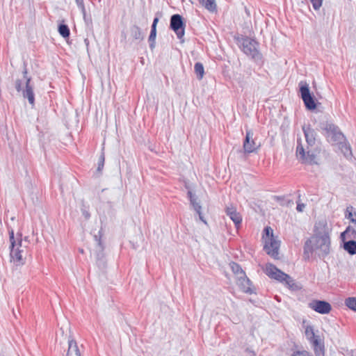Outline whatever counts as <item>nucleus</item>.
I'll return each instance as SVG.
<instances>
[{"label":"nucleus","mask_w":356,"mask_h":356,"mask_svg":"<svg viewBox=\"0 0 356 356\" xmlns=\"http://www.w3.org/2000/svg\"><path fill=\"white\" fill-rule=\"evenodd\" d=\"M354 209L352 206L346 208V217L349 219L352 222H356V218H353V215H356V213L353 211Z\"/></svg>","instance_id":"28"},{"label":"nucleus","mask_w":356,"mask_h":356,"mask_svg":"<svg viewBox=\"0 0 356 356\" xmlns=\"http://www.w3.org/2000/svg\"><path fill=\"white\" fill-rule=\"evenodd\" d=\"M236 40L241 50L247 56L255 60L261 59V54L258 50L259 43L256 40L243 35L237 37Z\"/></svg>","instance_id":"3"},{"label":"nucleus","mask_w":356,"mask_h":356,"mask_svg":"<svg viewBox=\"0 0 356 356\" xmlns=\"http://www.w3.org/2000/svg\"><path fill=\"white\" fill-rule=\"evenodd\" d=\"M58 32L63 38H68L70 35V29L65 24H60L58 26Z\"/></svg>","instance_id":"27"},{"label":"nucleus","mask_w":356,"mask_h":356,"mask_svg":"<svg viewBox=\"0 0 356 356\" xmlns=\"http://www.w3.org/2000/svg\"><path fill=\"white\" fill-rule=\"evenodd\" d=\"M305 204H303V203L298 204L296 209L298 211L302 212L303 211V209H305Z\"/></svg>","instance_id":"35"},{"label":"nucleus","mask_w":356,"mask_h":356,"mask_svg":"<svg viewBox=\"0 0 356 356\" xmlns=\"http://www.w3.org/2000/svg\"><path fill=\"white\" fill-rule=\"evenodd\" d=\"M194 69L197 79L200 80L202 79L204 74L203 65L201 63H196Z\"/></svg>","instance_id":"23"},{"label":"nucleus","mask_w":356,"mask_h":356,"mask_svg":"<svg viewBox=\"0 0 356 356\" xmlns=\"http://www.w3.org/2000/svg\"><path fill=\"white\" fill-rule=\"evenodd\" d=\"M306 142L307 144V148H305L300 143V139H298V145L296 147V156L304 163L316 164L317 154L316 152L312 149V147L316 142V132L310 127V126L302 127Z\"/></svg>","instance_id":"2"},{"label":"nucleus","mask_w":356,"mask_h":356,"mask_svg":"<svg viewBox=\"0 0 356 356\" xmlns=\"http://www.w3.org/2000/svg\"><path fill=\"white\" fill-rule=\"evenodd\" d=\"M230 267L233 273L237 275V277L245 275V272L238 264L232 262L230 263Z\"/></svg>","instance_id":"22"},{"label":"nucleus","mask_w":356,"mask_h":356,"mask_svg":"<svg viewBox=\"0 0 356 356\" xmlns=\"http://www.w3.org/2000/svg\"><path fill=\"white\" fill-rule=\"evenodd\" d=\"M104 160H105L104 154L102 153V154H101V156H99V159L98 167H97V170L99 172H100L102 170L103 168H104Z\"/></svg>","instance_id":"30"},{"label":"nucleus","mask_w":356,"mask_h":356,"mask_svg":"<svg viewBox=\"0 0 356 356\" xmlns=\"http://www.w3.org/2000/svg\"><path fill=\"white\" fill-rule=\"evenodd\" d=\"M330 229L326 221L321 220L315 225L314 234L307 239L304 245V254L316 252L319 257L324 258L330 252Z\"/></svg>","instance_id":"1"},{"label":"nucleus","mask_w":356,"mask_h":356,"mask_svg":"<svg viewBox=\"0 0 356 356\" xmlns=\"http://www.w3.org/2000/svg\"><path fill=\"white\" fill-rule=\"evenodd\" d=\"M156 36V29L152 27L151 32L149 36V47L153 49L155 47V39Z\"/></svg>","instance_id":"25"},{"label":"nucleus","mask_w":356,"mask_h":356,"mask_svg":"<svg viewBox=\"0 0 356 356\" xmlns=\"http://www.w3.org/2000/svg\"><path fill=\"white\" fill-rule=\"evenodd\" d=\"M202 3L207 10L210 11H214L216 10V4L215 0H202Z\"/></svg>","instance_id":"24"},{"label":"nucleus","mask_w":356,"mask_h":356,"mask_svg":"<svg viewBox=\"0 0 356 356\" xmlns=\"http://www.w3.org/2000/svg\"><path fill=\"white\" fill-rule=\"evenodd\" d=\"M321 127L322 129L326 131L327 136L331 137L333 141L340 143V147L345 156L351 154L350 146L342 143V140L344 139V136L339 130L337 126L327 122L325 123H322Z\"/></svg>","instance_id":"4"},{"label":"nucleus","mask_w":356,"mask_h":356,"mask_svg":"<svg viewBox=\"0 0 356 356\" xmlns=\"http://www.w3.org/2000/svg\"><path fill=\"white\" fill-rule=\"evenodd\" d=\"M170 27L172 29L177 38L181 39L184 35V24L183 17L179 14H175L170 17Z\"/></svg>","instance_id":"10"},{"label":"nucleus","mask_w":356,"mask_h":356,"mask_svg":"<svg viewBox=\"0 0 356 356\" xmlns=\"http://www.w3.org/2000/svg\"><path fill=\"white\" fill-rule=\"evenodd\" d=\"M265 271L266 274L272 279H275L280 282L284 281L286 284L290 286L291 284H293V280L289 275L284 273L273 264H267Z\"/></svg>","instance_id":"8"},{"label":"nucleus","mask_w":356,"mask_h":356,"mask_svg":"<svg viewBox=\"0 0 356 356\" xmlns=\"http://www.w3.org/2000/svg\"><path fill=\"white\" fill-rule=\"evenodd\" d=\"M10 234V258L11 261L17 264L22 265L24 263V259H23L22 252H24L23 249H20L22 248V239H19L17 241L15 239L14 232L11 230L9 232Z\"/></svg>","instance_id":"5"},{"label":"nucleus","mask_w":356,"mask_h":356,"mask_svg":"<svg viewBox=\"0 0 356 356\" xmlns=\"http://www.w3.org/2000/svg\"><path fill=\"white\" fill-rule=\"evenodd\" d=\"M309 307L321 314H329L332 309L331 305L328 302L318 300L310 302Z\"/></svg>","instance_id":"13"},{"label":"nucleus","mask_w":356,"mask_h":356,"mask_svg":"<svg viewBox=\"0 0 356 356\" xmlns=\"http://www.w3.org/2000/svg\"><path fill=\"white\" fill-rule=\"evenodd\" d=\"M130 34L133 40L138 42L144 39V35L140 28L136 25H134L130 28Z\"/></svg>","instance_id":"19"},{"label":"nucleus","mask_w":356,"mask_h":356,"mask_svg":"<svg viewBox=\"0 0 356 356\" xmlns=\"http://www.w3.org/2000/svg\"><path fill=\"white\" fill-rule=\"evenodd\" d=\"M64 330L69 332V336L67 337L68 348L66 356H81V352L78 343L71 334L70 323L67 321H65L60 327L63 334H64Z\"/></svg>","instance_id":"7"},{"label":"nucleus","mask_w":356,"mask_h":356,"mask_svg":"<svg viewBox=\"0 0 356 356\" xmlns=\"http://www.w3.org/2000/svg\"><path fill=\"white\" fill-rule=\"evenodd\" d=\"M341 238L343 241H345L346 238L354 240L356 238V230L348 226L346 229L341 234Z\"/></svg>","instance_id":"20"},{"label":"nucleus","mask_w":356,"mask_h":356,"mask_svg":"<svg viewBox=\"0 0 356 356\" xmlns=\"http://www.w3.org/2000/svg\"><path fill=\"white\" fill-rule=\"evenodd\" d=\"M80 252H81V253H83V250H80Z\"/></svg>","instance_id":"40"},{"label":"nucleus","mask_w":356,"mask_h":356,"mask_svg":"<svg viewBox=\"0 0 356 356\" xmlns=\"http://www.w3.org/2000/svg\"><path fill=\"white\" fill-rule=\"evenodd\" d=\"M305 334L307 337V339L311 341V339H313L314 338L316 337L317 335L315 334L314 332V329L312 326L308 325L306 327L305 329Z\"/></svg>","instance_id":"29"},{"label":"nucleus","mask_w":356,"mask_h":356,"mask_svg":"<svg viewBox=\"0 0 356 356\" xmlns=\"http://www.w3.org/2000/svg\"><path fill=\"white\" fill-rule=\"evenodd\" d=\"M23 74L24 78L26 80V89L22 90L23 97L24 98H27L29 104L33 106L35 102L33 88L31 85V78L26 76L27 70L26 68L23 71Z\"/></svg>","instance_id":"14"},{"label":"nucleus","mask_w":356,"mask_h":356,"mask_svg":"<svg viewBox=\"0 0 356 356\" xmlns=\"http://www.w3.org/2000/svg\"><path fill=\"white\" fill-rule=\"evenodd\" d=\"M293 356H312L307 351H296L293 354Z\"/></svg>","instance_id":"33"},{"label":"nucleus","mask_w":356,"mask_h":356,"mask_svg":"<svg viewBox=\"0 0 356 356\" xmlns=\"http://www.w3.org/2000/svg\"><path fill=\"white\" fill-rule=\"evenodd\" d=\"M310 1L312 3L313 8L315 10H318L322 6L323 0H310Z\"/></svg>","instance_id":"32"},{"label":"nucleus","mask_w":356,"mask_h":356,"mask_svg":"<svg viewBox=\"0 0 356 356\" xmlns=\"http://www.w3.org/2000/svg\"><path fill=\"white\" fill-rule=\"evenodd\" d=\"M83 214L86 218H88L90 217V213L86 211H83Z\"/></svg>","instance_id":"38"},{"label":"nucleus","mask_w":356,"mask_h":356,"mask_svg":"<svg viewBox=\"0 0 356 356\" xmlns=\"http://www.w3.org/2000/svg\"><path fill=\"white\" fill-rule=\"evenodd\" d=\"M225 213L227 216H228L229 218L234 222L236 227L238 229L242 222V216L237 211L236 208L232 204L227 206L225 208Z\"/></svg>","instance_id":"15"},{"label":"nucleus","mask_w":356,"mask_h":356,"mask_svg":"<svg viewBox=\"0 0 356 356\" xmlns=\"http://www.w3.org/2000/svg\"><path fill=\"white\" fill-rule=\"evenodd\" d=\"M15 86L16 90L18 92H20V91L22 90V81L21 80H19V79L16 80Z\"/></svg>","instance_id":"34"},{"label":"nucleus","mask_w":356,"mask_h":356,"mask_svg":"<svg viewBox=\"0 0 356 356\" xmlns=\"http://www.w3.org/2000/svg\"><path fill=\"white\" fill-rule=\"evenodd\" d=\"M310 343L312 344L316 356H324L325 346L323 340L318 335L316 337L311 339Z\"/></svg>","instance_id":"17"},{"label":"nucleus","mask_w":356,"mask_h":356,"mask_svg":"<svg viewBox=\"0 0 356 356\" xmlns=\"http://www.w3.org/2000/svg\"><path fill=\"white\" fill-rule=\"evenodd\" d=\"M246 352H248V353H250L252 354V355H255V354H254V351L250 350L249 348H247V349H246Z\"/></svg>","instance_id":"39"},{"label":"nucleus","mask_w":356,"mask_h":356,"mask_svg":"<svg viewBox=\"0 0 356 356\" xmlns=\"http://www.w3.org/2000/svg\"><path fill=\"white\" fill-rule=\"evenodd\" d=\"M264 234H266L265 239H268L269 237H271V236L273 235V230L270 227H266L264 228Z\"/></svg>","instance_id":"31"},{"label":"nucleus","mask_w":356,"mask_h":356,"mask_svg":"<svg viewBox=\"0 0 356 356\" xmlns=\"http://www.w3.org/2000/svg\"><path fill=\"white\" fill-rule=\"evenodd\" d=\"M76 3L79 7H81L83 10H84L83 6V0H76Z\"/></svg>","instance_id":"36"},{"label":"nucleus","mask_w":356,"mask_h":356,"mask_svg":"<svg viewBox=\"0 0 356 356\" xmlns=\"http://www.w3.org/2000/svg\"><path fill=\"white\" fill-rule=\"evenodd\" d=\"M345 305L350 309L356 312V298L350 297L346 299Z\"/></svg>","instance_id":"26"},{"label":"nucleus","mask_w":356,"mask_h":356,"mask_svg":"<svg viewBox=\"0 0 356 356\" xmlns=\"http://www.w3.org/2000/svg\"><path fill=\"white\" fill-rule=\"evenodd\" d=\"M188 197L190 200L191 205L192 206L193 209L197 212V213L199 216V218L201 221L207 224V221L204 219V216H202V213L201 212L202 207L200 205V203L198 200L197 197L193 193V192L191 190L188 191L187 193Z\"/></svg>","instance_id":"16"},{"label":"nucleus","mask_w":356,"mask_h":356,"mask_svg":"<svg viewBox=\"0 0 356 356\" xmlns=\"http://www.w3.org/2000/svg\"><path fill=\"white\" fill-rule=\"evenodd\" d=\"M343 248L350 254H356V241L350 240L344 242Z\"/></svg>","instance_id":"21"},{"label":"nucleus","mask_w":356,"mask_h":356,"mask_svg":"<svg viewBox=\"0 0 356 356\" xmlns=\"http://www.w3.org/2000/svg\"><path fill=\"white\" fill-rule=\"evenodd\" d=\"M158 22H159V18L158 17H155L154 19L152 27H154V29H156V25H157Z\"/></svg>","instance_id":"37"},{"label":"nucleus","mask_w":356,"mask_h":356,"mask_svg":"<svg viewBox=\"0 0 356 356\" xmlns=\"http://www.w3.org/2000/svg\"><path fill=\"white\" fill-rule=\"evenodd\" d=\"M280 241L274 236H271L268 239H265L264 250L268 254L274 258H277L279 254Z\"/></svg>","instance_id":"12"},{"label":"nucleus","mask_w":356,"mask_h":356,"mask_svg":"<svg viewBox=\"0 0 356 356\" xmlns=\"http://www.w3.org/2000/svg\"><path fill=\"white\" fill-rule=\"evenodd\" d=\"M300 92L305 107L308 110L315 109L316 108V105L310 93L309 86L306 82L301 81L300 83Z\"/></svg>","instance_id":"9"},{"label":"nucleus","mask_w":356,"mask_h":356,"mask_svg":"<svg viewBox=\"0 0 356 356\" xmlns=\"http://www.w3.org/2000/svg\"><path fill=\"white\" fill-rule=\"evenodd\" d=\"M260 146V143H257L253 139L252 131L247 130L243 145L244 152L248 154L255 152L259 149Z\"/></svg>","instance_id":"11"},{"label":"nucleus","mask_w":356,"mask_h":356,"mask_svg":"<svg viewBox=\"0 0 356 356\" xmlns=\"http://www.w3.org/2000/svg\"><path fill=\"white\" fill-rule=\"evenodd\" d=\"M236 284L245 293L251 294L254 291L253 289L251 287L252 283L246 277L245 274L243 276H239L237 277Z\"/></svg>","instance_id":"18"},{"label":"nucleus","mask_w":356,"mask_h":356,"mask_svg":"<svg viewBox=\"0 0 356 356\" xmlns=\"http://www.w3.org/2000/svg\"><path fill=\"white\" fill-rule=\"evenodd\" d=\"M102 233L101 230L99 231L98 235H95L94 238L95 241V246L93 248L92 253L94 254L96 258L97 265L99 268H104L106 265V262L105 260V256L104 253V246L102 242Z\"/></svg>","instance_id":"6"}]
</instances>
